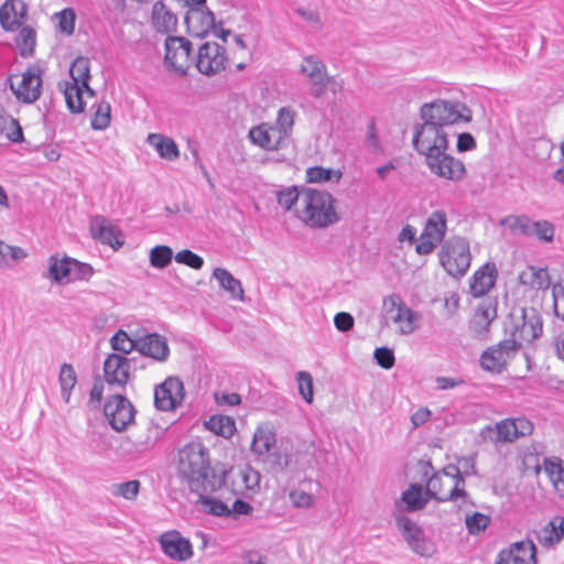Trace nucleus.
<instances>
[{"label": "nucleus", "mask_w": 564, "mask_h": 564, "mask_svg": "<svg viewBox=\"0 0 564 564\" xmlns=\"http://www.w3.org/2000/svg\"><path fill=\"white\" fill-rule=\"evenodd\" d=\"M303 209L299 218L311 228H327L339 221L336 198L326 191L306 188L302 193Z\"/></svg>", "instance_id": "7ed1b4c3"}, {"label": "nucleus", "mask_w": 564, "mask_h": 564, "mask_svg": "<svg viewBox=\"0 0 564 564\" xmlns=\"http://www.w3.org/2000/svg\"><path fill=\"white\" fill-rule=\"evenodd\" d=\"M502 224L512 232L535 237L541 242H552L554 239L555 226L546 219L532 220L527 215H510L502 220Z\"/></svg>", "instance_id": "423d86ee"}, {"label": "nucleus", "mask_w": 564, "mask_h": 564, "mask_svg": "<svg viewBox=\"0 0 564 564\" xmlns=\"http://www.w3.org/2000/svg\"><path fill=\"white\" fill-rule=\"evenodd\" d=\"M432 500L426 488L424 489L420 484H411L406 490L401 495L399 501L395 502V507L402 511H419L425 508L427 502Z\"/></svg>", "instance_id": "a878e982"}, {"label": "nucleus", "mask_w": 564, "mask_h": 564, "mask_svg": "<svg viewBox=\"0 0 564 564\" xmlns=\"http://www.w3.org/2000/svg\"><path fill=\"white\" fill-rule=\"evenodd\" d=\"M420 117L423 122L414 127L412 145L426 160L448 150L447 129L454 124L470 122L473 112L464 102L440 98L423 104Z\"/></svg>", "instance_id": "f257e3e1"}, {"label": "nucleus", "mask_w": 564, "mask_h": 564, "mask_svg": "<svg viewBox=\"0 0 564 564\" xmlns=\"http://www.w3.org/2000/svg\"><path fill=\"white\" fill-rule=\"evenodd\" d=\"M457 468L460 477L477 475L476 457L474 455L462 456L457 460Z\"/></svg>", "instance_id": "0e129e2a"}, {"label": "nucleus", "mask_w": 564, "mask_h": 564, "mask_svg": "<svg viewBox=\"0 0 564 564\" xmlns=\"http://www.w3.org/2000/svg\"><path fill=\"white\" fill-rule=\"evenodd\" d=\"M112 350L127 357L132 350H137V338L131 339L127 332L119 329L110 339Z\"/></svg>", "instance_id": "c03bdc74"}, {"label": "nucleus", "mask_w": 564, "mask_h": 564, "mask_svg": "<svg viewBox=\"0 0 564 564\" xmlns=\"http://www.w3.org/2000/svg\"><path fill=\"white\" fill-rule=\"evenodd\" d=\"M72 263V257L54 253L48 258V269L44 276L54 284L70 283Z\"/></svg>", "instance_id": "cd10ccee"}, {"label": "nucleus", "mask_w": 564, "mask_h": 564, "mask_svg": "<svg viewBox=\"0 0 564 564\" xmlns=\"http://www.w3.org/2000/svg\"><path fill=\"white\" fill-rule=\"evenodd\" d=\"M445 482L441 473H434L426 482V490L430 494L433 500L437 502H447L448 500H443L442 498H446L448 491L444 490Z\"/></svg>", "instance_id": "09e8293b"}, {"label": "nucleus", "mask_w": 564, "mask_h": 564, "mask_svg": "<svg viewBox=\"0 0 564 564\" xmlns=\"http://www.w3.org/2000/svg\"><path fill=\"white\" fill-rule=\"evenodd\" d=\"M131 361L132 359L116 352L109 354L104 360V380L117 392L126 390L131 377Z\"/></svg>", "instance_id": "6e6552de"}, {"label": "nucleus", "mask_w": 564, "mask_h": 564, "mask_svg": "<svg viewBox=\"0 0 564 564\" xmlns=\"http://www.w3.org/2000/svg\"><path fill=\"white\" fill-rule=\"evenodd\" d=\"M151 18L152 25L159 33L169 34L176 30V15L161 0L153 4Z\"/></svg>", "instance_id": "c756f323"}, {"label": "nucleus", "mask_w": 564, "mask_h": 564, "mask_svg": "<svg viewBox=\"0 0 564 564\" xmlns=\"http://www.w3.org/2000/svg\"><path fill=\"white\" fill-rule=\"evenodd\" d=\"M147 142L155 149L161 159L173 162L180 158L178 145L170 137L161 133H150L147 138Z\"/></svg>", "instance_id": "7c9ffc66"}, {"label": "nucleus", "mask_w": 564, "mask_h": 564, "mask_svg": "<svg viewBox=\"0 0 564 564\" xmlns=\"http://www.w3.org/2000/svg\"><path fill=\"white\" fill-rule=\"evenodd\" d=\"M260 473L250 466L232 473V492L236 496L251 497L260 486Z\"/></svg>", "instance_id": "5701e85b"}, {"label": "nucleus", "mask_w": 564, "mask_h": 564, "mask_svg": "<svg viewBox=\"0 0 564 564\" xmlns=\"http://www.w3.org/2000/svg\"><path fill=\"white\" fill-rule=\"evenodd\" d=\"M250 141L265 151H276L286 147V140L273 124L261 123L249 130Z\"/></svg>", "instance_id": "412c9836"}, {"label": "nucleus", "mask_w": 564, "mask_h": 564, "mask_svg": "<svg viewBox=\"0 0 564 564\" xmlns=\"http://www.w3.org/2000/svg\"><path fill=\"white\" fill-rule=\"evenodd\" d=\"M227 62L226 48L217 43L206 42L199 46L196 67L199 73L212 76L225 69Z\"/></svg>", "instance_id": "2eb2a0df"}, {"label": "nucleus", "mask_w": 564, "mask_h": 564, "mask_svg": "<svg viewBox=\"0 0 564 564\" xmlns=\"http://www.w3.org/2000/svg\"><path fill=\"white\" fill-rule=\"evenodd\" d=\"M90 232L94 239L98 240L102 245L118 249L123 245L121 239V231L117 226L110 224V221L100 215H96L90 219Z\"/></svg>", "instance_id": "4be33fe9"}, {"label": "nucleus", "mask_w": 564, "mask_h": 564, "mask_svg": "<svg viewBox=\"0 0 564 564\" xmlns=\"http://www.w3.org/2000/svg\"><path fill=\"white\" fill-rule=\"evenodd\" d=\"M334 176H336V180L338 181L341 177V173L323 166H313L306 171V178L308 183L329 182Z\"/></svg>", "instance_id": "8fccbe9b"}, {"label": "nucleus", "mask_w": 564, "mask_h": 564, "mask_svg": "<svg viewBox=\"0 0 564 564\" xmlns=\"http://www.w3.org/2000/svg\"><path fill=\"white\" fill-rule=\"evenodd\" d=\"M514 423L513 438L518 440L522 436H528L533 432V424L525 417L512 419Z\"/></svg>", "instance_id": "774afa93"}, {"label": "nucleus", "mask_w": 564, "mask_h": 564, "mask_svg": "<svg viewBox=\"0 0 564 564\" xmlns=\"http://www.w3.org/2000/svg\"><path fill=\"white\" fill-rule=\"evenodd\" d=\"M564 539V518L554 517L538 533V541L545 547H553Z\"/></svg>", "instance_id": "473e14b6"}, {"label": "nucleus", "mask_w": 564, "mask_h": 564, "mask_svg": "<svg viewBox=\"0 0 564 564\" xmlns=\"http://www.w3.org/2000/svg\"><path fill=\"white\" fill-rule=\"evenodd\" d=\"M447 231V214L443 209L433 210L427 217L423 231L415 246L420 256L431 254L444 241Z\"/></svg>", "instance_id": "39448f33"}, {"label": "nucleus", "mask_w": 564, "mask_h": 564, "mask_svg": "<svg viewBox=\"0 0 564 564\" xmlns=\"http://www.w3.org/2000/svg\"><path fill=\"white\" fill-rule=\"evenodd\" d=\"M497 275L498 272L495 263H485L470 279V294L474 297L486 295L495 286Z\"/></svg>", "instance_id": "393cba45"}, {"label": "nucleus", "mask_w": 564, "mask_h": 564, "mask_svg": "<svg viewBox=\"0 0 564 564\" xmlns=\"http://www.w3.org/2000/svg\"><path fill=\"white\" fill-rule=\"evenodd\" d=\"M519 282L533 290H547L551 285V276L546 268L529 265L520 273Z\"/></svg>", "instance_id": "2f4dec72"}, {"label": "nucleus", "mask_w": 564, "mask_h": 564, "mask_svg": "<svg viewBox=\"0 0 564 564\" xmlns=\"http://www.w3.org/2000/svg\"><path fill=\"white\" fill-rule=\"evenodd\" d=\"M510 552L513 564H536V546L531 540L512 544Z\"/></svg>", "instance_id": "4c0bfd02"}, {"label": "nucleus", "mask_w": 564, "mask_h": 564, "mask_svg": "<svg viewBox=\"0 0 564 564\" xmlns=\"http://www.w3.org/2000/svg\"><path fill=\"white\" fill-rule=\"evenodd\" d=\"M543 469L556 494L564 499V460L557 456L545 457Z\"/></svg>", "instance_id": "f704fd0d"}, {"label": "nucleus", "mask_w": 564, "mask_h": 564, "mask_svg": "<svg viewBox=\"0 0 564 564\" xmlns=\"http://www.w3.org/2000/svg\"><path fill=\"white\" fill-rule=\"evenodd\" d=\"M0 133L14 143H21L24 140V134L21 124L18 119L6 113L3 109H0Z\"/></svg>", "instance_id": "58836bf2"}, {"label": "nucleus", "mask_w": 564, "mask_h": 564, "mask_svg": "<svg viewBox=\"0 0 564 564\" xmlns=\"http://www.w3.org/2000/svg\"><path fill=\"white\" fill-rule=\"evenodd\" d=\"M95 109L91 118V129L97 131L106 130L111 121V107L107 101H99L93 106Z\"/></svg>", "instance_id": "37998d69"}, {"label": "nucleus", "mask_w": 564, "mask_h": 564, "mask_svg": "<svg viewBox=\"0 0 564 564\" xmlns=\"http://www.w3.org/2000/svg\"><path fill=\"white\" fill-rule=\"evenodd\" d=\"M520 348L516 339H505L498 345L482 351L479 364L482 370L501 373L507 368L508 359Z\"/></svg>", "instance_id": "9b49d317"}, {"label": "nucleus", "mask_w": 564, "mask_h": 564, "mask_svg": "<svg viewBox=\"0 0 564 564\" xmlns=\"http://www.w3.org/2000/svg\"><path fill=\"white\" fill-rule=\"evenodd\" d=\"M26 257V252L20 247L10 246L0 241V267L10 268Z\"/></svg>", "instance_id": "49530a36"}, {"label": "nucleus", "mask_w": 564, "mask_h": 564, "mask_svg": "<svg viewBox=\"0 0 564 564\" xmlns=\"http://www.w3.org/2000/svg\"><path fill=\"white\" fill-rule=\"evenodd\" d=\"M58 87L64 94L69 112H84L86 107V102L84 101V93H86L85 87L77 84H70L69 82L59 83Z\"/></svg>", "instance_id": "72a5a7b5"}, {"label": "nucleus", "mask_w": 564, "mask_h": 564, "mask_svg": "<svg viewBox=\"0 0 564 564\" xmlns=\"http://www.w3.org/2000/svg\"><path fill=\"white\" fill-rule=\"evenodd\" d=\"M213 278L218 281L219 286L229 293L232 299H243V289L241 282L236 279L227 269L215 268L213 271Z\"/></svg>", "instance_id": "e433bc0d"}, {"label": "nucleus", "mask_w": 564, "mask_h": 564, "mask_svg": "<svg viewBox=\"0 0 564 564\" xmlns=\"http://www.w3.org/2000/svg\"><path fill=\"white\" fill-rule=\"evenodd\" d=\"M184 22L189 35L195 37L206 36L212 29H215V15L207 8H191L187 10Z\"/></svg>", "instance_id": "aec40b11"}, {"label": "nucleus", "mask_w": 564, "mask_h": 564, "mask_svg": "<svg viewBox=\"0 0 564 564\" xmlns=\"http://www.w3.org/2000/svg\"><path fill=\"white\" fill-rule=\"evenodd\" d=\"M104 413L110 426L122 432L134 421L135 410L128 398L117 392L106 401Z\"/></svg>", "instance_id": "9d476101"}, {"label": "nucleus", "mask_w": 564, "mask_h": 564, "mask_svg": "<svg viewBox=\"0 0 564 564\" xmlns=\"http://www.w3.org/2000/svg\"><path fill=\"white\" fill-rule=\"evenodd\" d=\"M174 259L177 263L187 265L194 270H200L204 265V259L188 249L178 251Z\"/></svg>", "instance_id": "4d7b16f0"}, {"label": "nucleus", "mask_w": 564, "mask_h": 564, "mask_svg": "<svg viewBox=\"0 0 564 564\" xmlns=\"http://www.w3.org/2000/svg\"><path fill=\"white\" fill-rule=\"evenodd\" d=\"M395 524L413 552L425 557L431 556L434 553V545L425 536L423 529L409 517H395Z\"/></svg>", "instance_id": "f8f14e48"}, {"label": "nucleus", "mask_w": 564, "mask_h": 564, "mask_svg": "<svg viewBox=\"0 0 564 564\" xmlns=\"http://www.w3.org/2000/svg\"><path fill=\"white\" fill-rule=\"evenodd\" d=\"M373 358L377 365L386 370L391 369L395 364L394 351L387 346L377 347L373 351Z\"/></svg>", "instance_id": "bf43d9fd"}, {"label": "nucleus", "mask_w": 564, "mask_h": 564, "mask_svg": "<svg viewBox=\"0 0 564 564\" xmlns=\"http://www.w3.org/2000/svg\"><path fill=\"white\" fill-rule=\"evenodd\" d=\"M58 29L62 33L70 35L75 30L76 15L73 9L66 8L56 14Z\"/></svg>", "instance_id": "13d9d810"}, {"label": "nucleus", "mask_w": 564, "mask_h": 564, "mask_svg": "<svg viewBox=\"0 0 564 564\" xmlns=\"http://www.w3.org/2000/svg\"><path fill=\"white\" fill-rule=\"evenodd\" d=\"M289 498L295 508H310L314 505V497L302 489H292Z\"/></svg>", "instance_id": "e2e57ef3"}, {"label": "nucleus", "mask_w": 564, "mask_h": 564, "mask_svg": "<svg viewBox=\"0 0 564 564\" xmlns=\"http://www.w3.org/2000/svg\"><path fill=\"white\" fill-rule=\"evenodd\" d=\"M384 305L389 307V312L397 311L392 319L399 325L401 334L410 335L417 328L419 313L408 307L399 294L386 297Z\"/></svg>", "instance_id": "dca6fc26"}, {"label": "nucleus", "mask_w": 564, "mask_h": 564, "mask_svg": "<svg viewBox=\"0 0 564 564\" xmlns=\"http://www.w3.org/2000/svg\"><path fill=\"white\" fill-rule=\"evenodd\" d=\"M294 118L295 111L291 107H282L278 112L276 122L273 124L286 141L292 134Z\"/></svg>", "instance_id": "a18cd8bd"}, {"label": "nucleus", "mask_w": 564, "mask_h": 564, "mask_svg": "<svg viewBox=\"0 0 564 564\" xmlns=\"http://www.w3.org/2000/svg\"><path fill=\"white\" fill-rule=\"evenodd\" d=\"M42 73L40 66H29L22 74V79L17 87L13 83L10 84V88L19 101L33 104L41 97L43 84Z\"/></svg>", "instance_id": "4468645a"}, {"label": "nucleus", "mask_w": 564, "mask_h": 564, "mask_svg": "<svg viewBox=\"0 0 564 564\" xmlns=\"http://www.w3.org/2000/svg\"><path fill=\"white\" fill-rule=\"evenodd\" d=\"M58 382L61 386V397L65 403H69L72 391L77 383V375L70 364H63L61 366Z\"/></svg>", "instance_id": "ea45409f"}, {"label": "nucleus", "mask_w": 564, "mask_h": 564, "mask_svg": "<svg viewBox=\"0 0 564 564\" xmlns=\"http://www.w3.org/2000/svg\"><path fill=\"white\" fill-rule=\"evenodd\" d=\"M296 381L300 394L308 404H311L314 398L312 376L306 371H299L296 373Z\"/></svg>", "instance_id": "5fc2aeb1"}, {"label": "nucleus", "mask_w": 564, "mask_h": 564, "mask_svg": "<svg viewBox=\"0 0 564 564\" xmlns=\"http://www.w3.org/2000/svg\"><path fill=\"white\" fill-rule=\"evenodd\" d=\"M424 161L433 175L446 181L460 182L467 173L465 163L447 151H442Z\"/></svg>", "instance_id": "1a4fd4ad"}, {"label": "nucleus", "mask_w": 564, "mask_h": 564, "mask_svg": "<svg viewBox=\"0 0 564 564\" xmlns=\"http://www.w3.org/2000/svg\"><path fill=\"white\" fill-rule=\"evenodd\" d=\"M334 325L338 332L347 333L355 326V319L350 313L339 312L334 316Z\"/></svg>", "instance_id": "338daca9"}, {"label": "nucleus", "mask_w": 564, "mask_h": 564, "mask_svg": "<svg viewBox=\"0 0 564 564\" xmlns=\"http://www.w3.org/2000/svg\"><path fill=\"white\" fill-rule=\"evenodd\" d=\"M498 440L501 442H513L514 423L512 419L503 420L496 424Z\"/></svg>", "instance_id": "69168bd1"}, {"label": "nucleus", "mask_w": 564, "mask_h": 564, "mask_svg": "<svg viewBox=\"0 0 564 564\" xmlns=\"http://www.w3.org/2000/svg\"><path fill=\"white\" fill-rule=\"evenodd\" d=\"M301 72L310 78L311 95L315 98L322 97L329 83L324 63L317 56H305L301 65Z\"/></svg>", "instance_id": "f3484780"}, {"label": "nucleus", "mask_w": 564, "mask_h": 564, "mask_svg": "<svg viewBox=\"0 0 564 564\" xmlns=\"http://www.w3.org/2000/svg\"><path fill=\"white\" fill-rule=\"evenodd\" d=\"M70 84L82 85L86 89V94L90 97L95 96V91L89 86L90 80V62L86 57H77L69 67Z\"/></svg>", "instance_id": "c9c22d12"}, {"label": "nucleus", "mask_w": 564, "mask_h": 564, "mask_svg": "<svg viewBox=\"0 0 564 564\" xmlns=\"http://www.w3.org/2000/svg\"><path fill=\"white\" fill-rule=\"evenodd\" d=\"M302 194L295 186L284 188L278 192V203L286 210H291L297 200H301Z\"/></svg>", "instance_id": "052dcab7"}, {"label": "nucleus", "mask_w": 564, "mask_h": 564, "mask_svg": "<svg viewBox=\"0 0 564 564\" xmlns=\"http://www.w3.org/2000/svg\"><path fill=\"white\" fill-rule=\"evenodd\" d=\"M542 332L543 323L539 315L532 314L529 316L523 314L522 324L520 327L517 326L514 328L511 339H516L520 345L522 343H532L542 335Z\"/></svg>", "instance_id": "bb28decb"}, {"label": "nucleus", "mask_w": 564, "mask_h": 564, "mask_svg": "<svg viewBox=\"0 0 564 564\" xmlns=\"http://www.w3.org/2000/svg\"><path fill=\"white\" fill-rule=\"evenodd\" d=\"M470 261L471 254L467 239L452 237L443 242L440 263L449 275L454 278L465 275L470 267Z\"/></svg>", "instance_id": "20e7f679"}, {"label": "nucleus", "mask_w": 564, "mask_h": 564, "mask_svg": "<svg viewBox=\"0 0 564 564\" xmlns=\"http://www.w3.org/2000/svg\"><path fill=\"white\" fill-rule=\"evenodd\" d=\"M200 503L204 510L213 516L229 517L230 508L227 503L215 497L200 496Z\"/></svg>", "instance_id": "3c124183"}, {"label": "nucleus", "mask_w": 564, "mask_h": 564, "mask_svg": "<svg viewBox=\"0 0 564 564\" xmlns=\"http://www.w3.org/2000/svg\"><path fill=\"white\" fill-rule=\"evenodd\" d=\"M490 523V518L481 512H474L466 516L465 525L470 534H478L487 529Z\"/></svg>", "instance_id": "864d4df0"}, {"label": "nucleus", "mask_w": 564, "mask_h": 564, "mask_svg": "<svg viewBox=\"0 0 564 564\" xmlns=\"http://www.w3.org/2000/svg\"><path fill=\"white\" fill-rule=\"evenodd\" d=\"M205 424L209 431L226 438L236 432L235 420L230 416L213 415Z\"/></svg>", "instance_id": "a19ab883"}, {"label": "nucleus", "mask_w": 564, "mask_h": 564, "mask_svg": "<svg viewBox=\"0 0 564 564\" xmlns=\"http://www.w3.org/2000/svg\"><path fill=\"white\" fill-rule=\"evenodd\" d=\"M442 476H445L451 479L452 486L448 489V495L446 498H442L443 500H452L457 501L462 499V503H467L470 500L468 492L465 490V479L459 476V470L457 465L449 464L445 466L442 471H440Z\"/></svg>", "instance_id": "c85d7f7f"}, {"label": "nucleus", "mask_w": 564, "mask_h": 564, "mask_svg": "<svg viewBox=\"0 0 564 564\" xmlns=\"http://www.w3.org/2000/svg\"><path fill=\"white\" fill-rule=\"evenodd\" d=\"M140 490L139 480H129L120 484H113L111 492L115 496L122 497L128 500L137 498Z\"/></svg>", "instance_id": "603ef678"}, {"label": "nucleus", "mask_w": 564, "mask_h": 564, "mask_svg": "<svg viewBox=\"0 0 564 564\" xmlns=\"http://www.w3.org/2000/svg\"><path fill=\"white\" fill-rule=\"evenodd\" d=\"M94 268L86 262L73 258L70 283L76 281H88L94 275Z\"/></svg>", "instance_id": "6e6d98bb"}, {"label": "nucleus", "mask_w": 564, "mask_h": 564, "mask_svg": "<svg viewBox=\"0 0 564 564\" xmlns=\"http://www.w3.org/2000/svg\"><path fill=\"white\" fill-rule=\"evenodd\" d=\"M193 46L184 36L169 35L165 40L164 63L169 69L185 75L191 65Z\"/></svg>", "instance_id": "0eeeda50"}, {"label": "nucleus", "mask_w": 564, "mask_h": 564, "mask_svg": "<svg viewBox=\"0 0 564 564\" xmlns=\"http://www.w3.org/2000/svg\"><path fill=\"white\" fill-rule=\"evenodd\" d=\"M160 544L163 553L174 561L183 562L194 554L191 541L178 531L163 533L160 536Z\"/></svg>", "instance_id": "6ab92c4d"}, {"label": "nucleus", "mask_w": 564, "mask_h": 564, "mask_svg": "<svg viewBox=\"0 0 564 564\" xmlns=\"http://www.w3.org/2000/svg\"><path fill=\"white\" fill-rule=\"evenodd\" d=\"M275 442L276 440L273 432L258 429L253 435L251 451L258 455H265L273 448Z\"/></svg>", "instance_id": "79ce46f5"}, {"label": "nucleus", "mask_w": 564, "mask_h": 564, "mask_svg": "<svg viewBox=\"0 0 564 564\" xmlns=\"http://www.w3.org/2000/svg\"><path fill=\"white\" fill-rule=\"evenodd\" d=\"M180 471L194 492L215 491L223 479L209 464V452L202 444L185 446L180 452Z\"/></svg>", "instance_id": "f03ea898"}, {"label": "nucleus", "mask_w": 564, "mask_h": 564, "mask_svg": "<svg viewBox=\"0 0 564 564\" xmlns=\"http://www.w3.org/2000/svg\"><path fill=\"white\" fill-rule=\"evenodd\" d=\"M552 297L554 314L564 322V283L552 285Z\"/></svg>", "instance_id": "680f3d73"}, {"label": "nucleus", "mask_w": 564, "mask_h": 564, "mask_svg": "<svg viewBox=\"0 0 564 564\" xmlns=\"http://www.w3.org/2000/svg\"><path fill=\"white\" fill-rule=\"evenodd\" d=\"M28 8L22 0H7L0 9V24L6 31L18 30L26 19Z\"/></svg>", "instance_id": "b1692460"}, {"label": "nucleus", "mask_w": 564, "mask_h": 564, "mask_svg": "<svg viewBox=\"0 0 564 564\" xmlns=\"http://www.w3.org/2000/svg\"><path fill=\"white\" fill-rule=\"evenodd\" d=\"M185 390L177 377H169L154 389V406L159 411H174L181 405Z\"/></svg>", "instance_id": "ddd939ff"}, {"label": "nucleus", "mask_w": 564, "mask_h": 564, "mask_svg": "<svg viewBox=\"0 0 564 564\" xmlns=\"http://www.w3.org/2000/svg\"><path fill=\"white\" fill-rule=\"evenodd\" d=\"M174 257L175 256H173V250L171 247L159 245L151 249L149 258L153 268L164 269L171 263Z\"/></svg>", "instance_id": "de8ad7c7"}, {"label": "nucleus", "mask_w": 564, "mask_h": 564, "mask_svg": "<svg viewBox=\"0 0 564 564\" xmlns=\"http://www.w3.org/2000/svg\"><path fill=\"white\" fill-rule=\"evenodd\" d=\"M137 351L155 362H165L170 357V347L164 336L148 333L137 338Z\"/></svg>", "instance_id": "a211bd4d"}]
</instances>
